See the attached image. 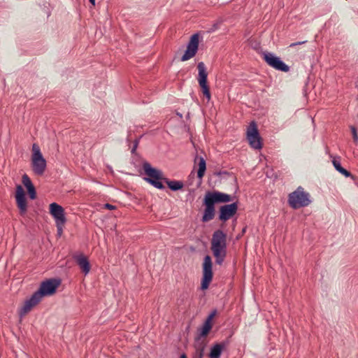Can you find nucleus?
<instances>
[{"label":"nucleus","mask_w":358,"mask_h":358,"mask_svg":"<svg viewBox=\"0 0 358 358\" xmlns=\"http://www.w3.org/2000/svg\"><path fill=\"white\" fill-rule=\"evenodd\" d=\"M207 345V342L205 338H202L200 336H196L194 339V348L195 351H205V349Z\"/></svg>","instance_id":"412c9836"},{"label":"nucleus","mask_w":358,"mask_h":358,"mask_svg":"<svg viewBox=\"0 0 358 358\" xmlns=\"http://www.w3.org/2000/svg\"><path fill=\"white\" fill-rule=\"evenodd\" d=\"M77 265L81 269L82 272L87 275L91 268L88 258L83 254L77 255L73 257Z\"/></svg>","instance_id":"f3484780"},{"label":"nucleus","mask_w":358,"mask_h":358,"mask_svg":"<svg viewBox=\"0 0 358 358\" xmlns=\"http://www.w3.org/2000/svg\"><path fill=\"white\" fill-rule=\"evenodd\" d=\"M198 164L199 169L197 171V178L202 179L206 170V160L203 157L196 156L194 158V164Z\"/></svg>","instance_id":"a211bd4d"},{"label":"nucleus","mask_w":358,"mask_h":358,"mask_svg":"<svg viewBox=\"0 0 358 358\" xmlns=\"http://www.w3.org/2000/svg\"><path fill=\"white\" fill-rule=\"evenodd\" d=\"M212 327V324H210L208 321H205L202 327L198 329L199 333L198 334L197 336H200L202 338L206 337L209 334L210 331L211 330Z\"/></svg>","instance_id":"4be33fe9"},{"label":"nucleus","mask_w":358,"mask_h":358,"mask_svg":"<svg viewBox=\"0 0 358 358\" xmlns=\"http://www.w3.org/2000/svg\"><path fill=\"white\" fill-rule=\"evenodd\" d=\"M247 140L251 148L259 150L262 148V138L259 135L257 123L252 121L247 128Z\"/></svg>","instance_id":"6e6552de"},{"label":"nucleus","mask_w":358,"mask_h":358,"mask_svg":"<svg viewBox=\"0 0 358 358\" xmlns=\"http://www.w3.org/2000/svg\"><path fill=\"white\" fill-rule=\"evenodd\" d=\"M196 358H203L204 355V351H196Z\"/></svg>","instance_id":"c756f323"},{"label":"nucleus","mask_w":358,"mask_h":358,"mask_svg":"<svg viewBox=\"0 0 358 358\" xmlns=\"http://www.w3.org/2000/svg\"><path fill=\"white\" fill-rule=\"evenodd\" d=\"M15 200L20 215H24L27 211V203L25 192L20 185H17L16 187Z\"/></svg>","instance_id":"4468645a"},{"label":"nucleus","mask_w":358,"mask_h":358,"mask_svg":"<svg viewBox=\"0 0 358 358\" xmlns=\"http://www.w3.org/2000/svg\"><path fill=\"white\" fill-rule=\"evenodd\" d=\"M138 142L139 141L138 139L135 140L134 142V145H133V148L131 149V152L132 153H134L137 147H138Z\"/></svg>","instance_id":"c85d7f7f"},{"label":"nucleus","mask_w":358,"mask_h":358,"mask_svg":"<svg viewBox=\"0 0 358 358\" xmlns=\"http://www.w3.org/2000/svg\"><path fill=\"white\" fill-rule=\"evenodd\" d=\"M307 42V41H299V42H296V43H292L289 45V47L290 48H292V47H295L296 45H302V44H304Z\"/></svg>","instance_id":"cd10ccee"},{"label":"nucleus","mask_w":358,"mask_h":358,"mask_svg":"<svg viewBox=\"0 0 358 358\" xmlns=\"http://www.w3.org/2000/svg\"><path fill=\"white\" fill-rule=\"evenodd\" d=\"M41 301L37 295L34 293L29 299L24 301L23 306L19 310V317L20 319L23 318Z\"/></svg>","instance_id":"2eb2a0df"},{"label":"nucleus","mask_w":358,"mask_h":358,"mask_svg":"<svg viewBox=\"0 0 358 358\" xmlns=\"http://www.w3.org/2000/svg\"><path fill=\"white\" fill-rule=\"evenodd\" d=\"M142 167L144 171V174L147 176L144 178V180L148 183L159 189H164L165 188L163 185L165 177H164L161 170L152 167L148 162H144Z\"/></svg>","instance_id":"7ed1b4c3"},{"label":"nucleus","mask_w":358,"mask_h":358,"mask_svg":"<svg viewBox=\"0 0 358 358\" xmlns=\"http://www.w3.org/2000/svg\"><path fill=\"white\" fill-rule=\"evenodd\" d=\"M180 358H187V355L185 353L180 355Z\"/></svg>","instance_id":"473e14b6"},{"label":"nucleus","mask_w":358,"mask_h":358,"mask_svg":"<svg viewBox=\"0 0 358 358\" xmlns=\"http://www.w3.org/2000/svg\"><path fill=\"white\" fill-rule=\"evenodd\" d=\"M213 277V262L209 255H206L203 258L202 265V278L201 282V289L206 290L208 288Z\"/></svg>","instance_id":"0eeeda50"},{"label":"nucleus","mask_w":358,"mask_h":358,"mask_svg":"<svg viewBox=\"0 0 358 358\" xmlns=\"http://www.w3.org/2000/svg\"><path fill=\"white\" fill-rule=\"evenodd\" d=\"M210 249L215 259V264L222 265L227 256V234L221 229L214 231Z\"/></svg>","instance_id":"f03ea898"},{"label":"nucleus","mask_w":358,"mask_h":358,"mask_svg":"<svg viewBox=\"0 0 358 358\" xmlns=\"http://www.w3.org/2000/svg\"><path fill=\"white\" fill-rule=\"evenodd\" d=\"M263 59L266 63L275 70L282 72H288L289 67L279 57L268 52L263 53Z\"/></svg>","instance_id":"9d476101"},{"label":"nucleus","mask_w":358,"mask_h":358,"mask_svg":"<svg viewBox=\"0 0 358 358\" xmlns=\"http://www.w3.org/2000/svg\"><path fill=\"white\" fill-rule=\"evenodd\" d=\"M22 182L27 189L34 185L29 177L27 174H24L22 176Z\"/></svg>","instance_id":"5701e85b"},{"label":"nucleus","mask_w":358,"mask_h":358,"mask_svg":"<svg viewBox=\"0 0 358 358\" xmlns=\"http://www.w3.org/2000/svg\"><path fill=\"white\" fill-rule=\"evenodd\" d=\"M238 210V203L234 202L230 204H225L220 206L219 210V220L226 222L232 217Z\"/></svg>","instance_id":"ddd939ff"},{"label":"nucleus","mask_w":358,"mask_h":358,"mask_svg":"<svg viewBox=\"0 0 358 358\" xmlns=\"http://www.w3.org/2000/svg\"><path fill=\"white\" fill-rule=\"evenodd\" d=\"M232 201L231 195L219 192L208 191L204 196L203 205L205 206L201 221L207 222L215 217L216 203H228Z\"/></svg>","instance_id":"f257e3e1"},{"label":"nucleus","mask_w":358,"mask_h":358,"mask_svg":"<svg viewBox=\"0 0 358 358\" xmlns=\"http://www.w3.org/2000/svg\"><path fill=\"white\" fill-rule=\"evenodd\" d=\"M215 174L217 175V176H222V174L229 175V172L224 171L216 172Z\"/></svg>","instance_id":"7c9ffc66"},{"label":"nucleus","mask_w":358,"mask_h":358,"mask_svg":"<svg viewBox=\"0 0 358 358\" xmlns=\"http://www.w3.org/2000/svg\"><path fill=\"white\" fill-rule=\"evenodd\" d=\"M47 162L43 157L39 146L36 143L32 145L31 168L37 176H42L46 169Z\"/></svg>","instance_id":"39448f33"},{"label":"nucleus","mask_w":358,"mask_h":358,"mask_svg":"<svg viewBox=\"0 0 358 358\" xmlns=\"http://www.w3.org/2000/svg\"><path fill=\"white\" fill-rule=\"evenodd\" d=\"M197 69L199 71L198 74V83L199 84L200 87L201 88V91L203 95L206 97L208 101H210L211 98V94L210 92V88L208 85V73L206 71V68L203 62H199L197 64Z\"/></svg>","instance_id":"1a4fd4ad"},{"label":"nucleus","mask_w":358,"mask_h":358,"mask_svg":"<svg viewBox=\"0 0 358 358\" xmlns=\"http://www.w3.org/2000/svg\"><path fill=\"white\" fill-rule=\"evenodd\" d=\"M246 228H247V227H244V228L242 229L241 235H243V234L245 232V231H246Z\"/></svg>","instance_id":"72a5a7b5"},{"label":"nucleus","mask_w":358,"mask_h":358,"mask_svg":"<svg viewBox=\"0 0 358 358\" xmlns=\"http://www.w3.org/2000/svg\"><path fill=\"white\" fill-rule=\"evenodd\" d=\"M230 341L229 339L223 341L220 343H216L210 348V351L208 355L210 358H220L222 352L229 345Z\"/></svg>","instance_id":"dca6fc26"},{"label":"nucleus","mask_w":358,"mask_h":358,"mask_svg":"<svg viewBox=\"0 0 358 358\" xmlns=\"http://www.w3.org/2000/svg\"><path fill=\"white\" fill-rule=\"evenodd\" d=\"M332 163L335 169L345 177H351L352 178H354V176L351 174V173L341 166L339 160L334 159Z\"/></svg>","instance_id":"aec40b11"},{"label":"nucleus","mask_w":358,"mask_h":358,"mask_svg":"<svg viewBox=\"0 0 358 358\" xmlns=\"http://www.w3.org/2000/svg\"><path fill=\"white\" fill-rule=\"evenodd\" d=\"M199 34L195 33L190 37L189 41L187 46V50L181 57L182 62L187 61L196 55L199 48Z\"/></svg>","instance_id":"9b49d317"},{"label":"nucleus","mask_w":358,"mask_h":358,"mask_svg":"<svg viewBox=\"0 0 358 358\" xmlns=\"http://www.w3.org/2000/svg\"><path fill=\"white\" fill-rule=\"evenodd\" d=\"M217 314V310L216 309H214L210 314L207 317V318L206 319L205 321H208L210 324H212V320L213 319V317L216 315Z\"/></svg>","instance_id":"393cba45"},{"label":"nucleus","mask_w":358,"mask_h":358,"mask_svg":"<svg viewBox=\"0 0 358 358\" xmlns=\"http://www.w3.org/2000/svg\"><path fill=\"white\" fill-rule=\"evenodd\" d=\"M57 233L59 236H60L62 233V225H61V230H59V228H57Z\"/></svg>","instance_id":"2f4dec72"},{"label":"nucleus","mask_w":358,"mask_h":358,"mask_svg":"<svg viewBox=\"0 0 358 358\" xmlns=\"http://www.w3.org/2000/svg\"><path fill=\"white\" fill-rule=\"evenodd\" d=\"M103 208H106V209H108V210H115V209H116V206H113V205L110 204V203L104 204Z\"/></svg>","instance_id":"bb28decb"},{"label":"nucleus","mask_w":358,"mask_h":358,"mask_svg":"<svg viewBox=\"0 0 358 358\" xmlns=\"http://www.w3.org/2000/svg\"><path fill=\"white\" fill-rule=\"evenodd\" d=\"M163 182H165L168 187L173 192H176L178 190H180L184 187V183L182 181L180 180H171L168 179L167 178H164Z\"/></svg>","instance_id":"6ab92c4d"},{"label":"nucleus","mask_w":358,"mask_h":358,"mask_svg":"<svg viewBox=\"0 0 358 358\" xmlns=\"http://www.w3.org/2000/svg\"><path fill=\"white\" fill-rule=\"evenodd\" d=\"M27 189V192H28L29 198L32 200L35 199L36 198V191L34 185H32L31 187H28Z\"/></svg>","instance_id":"b1692460"},{"label":"nucleus","mask_w":358,"mask_h":358,"mask_svg":"<svg viewBox=\"0 0 358 358\" xmlns=\"http://www.w3.org/2000/svg\"><path fill=\"white\" fill-rule=\"evenodd\" d=\"M351 131H352L354 141L357 142L358 141V134H357L356 128L355 127L352 126Z\"/></svg>","instance_id":"a878e982"},{"label":"nucleus","mask_w":358,"mask_h":358,"mask_svg":"<svg viewBox=\"0 0 358 358\" xmlns=\"http://www.w3.org/2000/svg\"><path fill=\"white\" fill-rule=\"evenodd\" d=\"M50 213L55 218L57 228L61 230V225H64L66 221L64 208L57 203L50 205Z\"/></svg>","instance_id":"f8f14e48"},{"label":"nucleus","mask_w":358,"mask_h":358,"mask_svg":"<svg viewBox=\"0 0 358 358\" xmlns=\"http://www.w3.org/2000/svg\"><path fill=\"white\" fill-rule=\"evenodd\" d=\"M90 2L94 6L95 5V0H89Z\"/></svg>","instance_id":"f704fd0d"},{"label":"nucleus","mask_w":358,"mask_h":358,"mask_svg":"<svg viewBox=\"0 0 358 358\" xmlns=\"http://www.w3.org/2000/svg\"><path fill=\"white\" fill-rule=\"evenodd\" d=\"M60 284L61 280L59 278H50L45 280L41 283L39 289L34 293L41 300L43 296L54 294Z\"/></svg>","instance_id":"423d86ee"},{"label":"nucleus","mask_w":358,"mask_h":358,"mask_svg":"<svg viewBox=\"0 0 358 358\" xmlns=\"http://www.w3.org/2000/svg\"><path fill=\"white\" fill-rule=\"evenodd\" d=\"M287 202L289 206L293 209L308 206L311 201L309 193L304 191V189L299 186L296 189L289 194Z\"/></svg>","instance_id":"20e7f679"}]
</instances>
